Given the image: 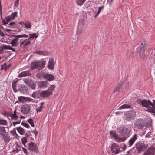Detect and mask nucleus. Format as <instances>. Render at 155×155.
I'll return each mask as SVG.
<instances>
[{
  "label": "nucleus",
  "mask_w": 155,
  "mask_h": 155,
  "mask_svg": "<svg viewBox=\"0 0 155 155\" xmlns=\"http://www.w3.org/2000/svg\"><path fill=\"white\" fill-rule=\"evenodd\" d=\"M34 133L35 134V136L36 137L37 136V135L38 133V131L36 130V129H35L34 130Z\"/></svg>",
  "instance_id": "nucleus-57"
},
{
  "label": "nucleus",
  "mask_w": 155,
  "mask_h": 155,
  "mask_svg": "<svg viewBox=\"0 0 155 155\" xmlns=\"http://www.w3.org/2000/svg\"><path fill=\"white\" fill-rule=\"evenodd\" d=\"M42 74L41 73H38L36 75V77L38 78H42Z\"/></svg>",
  "instance_id": "nucleus-48"
},
{
  "label": "nucleus",
  "mask_w": 155,
  "mask_h": 155,
  "mask_svg": "<svg viewBox=\"0 0 155 155\" xmlns=\"http://www.w3.org/2000/svg\"><path fill=\"white\" fill-rule=\"evenodd\" d=\"M153 104L154 105V106L155 107V100H153Z\"/></svg>",
  "instance_id": "nucleus-64"
},
{
  "label": "nucleus",
  "mask_w": 155,
  "mask_h": 155,
  "mask_svg": "<svg viewBox=\"0 0 155 155\" xmlns=\"http://www.w3.org/2000/svg\"><path fill=\"white\" fill-rule=\"evenodd\" d=\"M45 64V61H42L32 62L31 63V69L32 70H35L38 68V69H42L44 67Z\"/></svg>",
  "instance_id": "nucleus-3"
},
{
  "label": "nucleus",
  "mask_w": 155,
  "mask_h": 155,
  "mask_svg": "<svg viewBox=\"0 0 155 155\" xmlns=\"http://www.w3.org/2000/svg\"><path fill=\"white\" fill-rule=\"evenodd\" d=\"M55 87V85H51L50 87H48V90H47L48 92H51L52 94V92L54 90Z\"/></svg>",
  "instance_id": "nucleus-33"
},
{
  "label": "nucleus",
  "mask_w": 155,
  "mask_h": 155,
  "mask_svg": "<svg viewBox=\"0 0 155 155\" xmlns=\"http://www.w3.org/2000/svg\"><path fill=\"white\" fill-rule=\"evenodd\" d=\"M42 106H41L40 107L36 108V111L37 112H40L41 110Z\"/></svg>",
  "instance_id": "nucleus-49"
},
{
  "label": "nucleus",
  "mask_w": 155,
  "mask_h": 155,
  "mask_svg": "<svg viewBox=\"0 0 155 155\" xmlns=\"http://www.w3.org/2000/svg\"><path fill=\"white\" fill-rule=\"evenodd\" d=\"M31 74L30 73V71H27L21 72L18 75V77L21 78L23 77L31 76Z\"/></svg>",
  "instance_id": "nucleus-16"
},
{
  "label": "nucleus",
  "mask_w": 155,
  "mask_h": 155,
  "mask_svg": "<svg viewBox=\"0 0 155 155\" xmlns=\"http://www.w3.org/2000/svg\"><path fill=\"white\" fill-rule=\"evenodd\" d=\"M19 101L21 102L25 103L27 101H31L33 99L31 98L24 96H19L18 97Z\"/></svg>",
  "instance_id": "nucleus-11"
},
{
  "label": "nucleus",
  "mask_w": 155,
  "mask_h": 155,
  "mask_svg": "<svg viewBox=\"0 0 155 155\" xmlns=\"http://www.w3.org/2000/svg\"><path fill=\"white\" fill-rule=\"evenodd\" d=\"M31 110V107L29 105L25 104L21 108V113L24 114H28Z\"/></svg>",
  "instance_id": "nucleus-6"
},
{
  "label": "nucleus",
  "mask_w": 155,
  "mask_h": 155,
  "mask_svg": "<svg viewBox=\"0 0 155 155\" xmlns=\"http://www.w3.org/2000/svg\"><path fill=\"white\" fill-rule=\"evenodd\" d=\"M16 24L15 22H12L10 23L8 25H10L11 26V27L12 28H14L15 27V25Z\"/></svg>",
  "instance_id": "nucleus-46"
},
{
  "label": "nucleus",
  "mask_w": 155,
  "mask_h": 155,
  "mask_svg": "<svg viewBox=\"0 0 155 155\" xmlns=\"http://www.w3.org/2000/svg\"><path fill=\"white\" fill-rule=\"evenodd\" d=\"M4 50L3 46L2 47H0V54L3 53V51Z\"/></svg>",
  "instance_id": "nucleus-56"
},
{
  "label": "nucleus",
  "mask_w": 155,
  "mask_h": 155,
  "mask_svg": "<svg viewBox=\"0 0 155 155\" xmlns=\"http://www.w3.org/2000/svg\"><path fill=\"white\" fill-rule=\"evenodd\" d=\"M25 136L24 137H26V138H27V137L29 136V135L26 133L25 134Z\"/></svg>",
  "instance_id": "nucleus-61"
},
{
  "label": "nucleus",
  "mask_w": 155,
  "mask_h": 155,
  "mask_svg": "<svg viewBox=\"0 0 155 155\" xmlns=\"http://www.w3.org/2000/svg\"><path fill=\"white\" fill-rule=\"evenodd\" d=\"M146 46V43L145 41H143L140 43V48H144V47Z\"/></svg>",
  "instance_id": "nucleus-44"
},
{
  "label": "nucleus",
  "mask_w": 155,
  "mask_h": 155,
  "mask_svg": "<svg viewBox=\"0 0 155 155\" xmlns=\"http://www.w3.org/2000/svg\"><path fill=\"white\" fill-rule=\"evenodd\" d=\"M104 6H102L101 7H100L98 8V11L97 12V13H99V14L101 12V10L102 9H103L104 8Z\"/></svg>",
  "instance_id": "nucleus-52"
},
{
  "label": "nucleus",
  "mask_w": 155,
  "mask_h": 155,
  "mask_svg": "<svg viewBox=\"0 0 155 155\" xmlns=\"http://www.w3.org/2000/svg\"><path fill=\"white\" fill-rule=\"evenodd\" d=\"M7 124V121L5 120L0 119V125H6Z\"/></svg>",
  "instance_id": "nucleus-38"
},
{
  "label": "nucleus",
  "mask_w": 155,
  "mask_h": 155,
  "mask_svg": "<svg viewBox=\"0 0 155 155\" xmlns=\"http://www.w3.org/2000/svg\"><path fill=\"white\" fill-rule=\"evenodd\" d=\"M20 149H19L18 147H16V149H14L13 152H18L20 151Z\"/></svg>",
  "instance_id": "nucleus-55"
},
{
  "label": "nucleus",
  "mask_w": 155,
  "mask_h": 155,
  "mask_svg": "<svg viewBox=\"0 0 155 155\" xmlns=\"http://www.w3.org/2000/svg\"><path fill=\"white\" fill-rule=\"evenodd\" d=\"M110 135L112 138H113L115 140H116V133L115 131H112L110 132Z\"/></svg>",
  "instance_id": "nucleus-31"
},
{
  "label": "nucleus",
  "mask_w": 155,
  "mask_h": 155,
  "mask_svg": "<svg viewBox=\"0 0 155 155\" xmlns=\"http://www.w3.org/2000/svg\"><path fill=\"white\" fill-rule=\"evenodd\" d=\"M41 97L46 98L52 95L51 92H48L47 90L42 91L41 92Z\"/></svg>",
  "instance_id": "nucleus-13"
},
{
  "label": "nucleus",
  "mask_w": 155,
  "mask_h": 155,
  "mask_svg": "<svg viewBox=\"0 0 155 155\" xmlns=\"http://www.w3.org/2000/svg\"><path fill=\"white\" fill-rule=\"evenodd\" d=\"M9 117H11V119L13 120H16L18 119V117L16 114L15 109L13 114L10 113Z\"/></svg>",
  "instance_id": "nucleus-20"
},
{
  "label": "nucleus",
  "mask_w": 155,
  "mask_h": 155,
  "mask_svg": "<svg viewBox=\"0 0 155 155\" xmlns=\"http://www.w3.org/2000/svg\"><path fill=\"white\" fill-rule=\"evenodd\" d=\"M110 149L112 153H114L115 154H116V144L115 143L112 144L111 146Z\"/></svg>",
  "instance_id": "nucleus-28"
},
{
  "label": "nucleus",
  "mask_w": 155,
  "mask_h": 155,
  "mask_svg": "<svg viewBox=\"0 0 155 155\" xmlns=\"http://www.w3.org/2000/svg\"><path fill=\"white\" fill-rule=\"evenodd\" d=\"M9 16L11 17L12 19L13 20L14 19L15 17L17 16V12H15L14 13H12Z\"/></svg>",
  "instance_id": "nucleus-37"
},
{
  "label": "nucleus",
  "mask_w": 155,
  "mask_h": 155,
  "mask_svg": "<svg viewBox=\"0 0 155 155\" xmlns=\"http://www.w3.org/2000/svg\"><path fill=\"white\" fill-rule=\"evenodd\" d=\"M43 78L48 81H52L54 80V77L51 74H47L43 76Z\"/></svg>",
  "instance_id": "nucleus-15"
},
{
  "label": "nucleus",
  "mask_w": 155,
  "mask_h": 155,
  "mask_svg": "<svg viewBox=\"0 0 155 155\" xmlns=\"http://www.w3.org/2000/svg\"><path fill=\"white\" fill-rule=\"evenodd\" d=\"M24 42L25 43L24 45V47H25L27 46V45H30L31 43V41L28 40H27V39L25 40L24 41Z\"/></svg>",
  "instance_id": "nucleus-36"
},
{
  "label": "nucleus",
  "mask_w": 155,
  "mask_h": 155,
  "mask_svg": "<svg viewBox=\"0 0 155 155\" xmlns=\"http://www.w3.org/2000/svg\"><path fill=\"white\" fill-rule=\"evenodd\" d=\"M28 149L30 151L37 153L39 152L38 147L36 144L32 142H30L28 144Z\"/></svg>",
  "instance_id": "nucleus-5"
},
{
  "label": "nucleus",
  "mask_w": 155,
  "mask_h": 155,
  "mask_svg": "<svg viewBox=\"0 0 155 155\" xmlns=\"http://www.w3.org/2000/svg\"><path fill=\"white\" fill-rule=\"evenodd\" d=\"M0 35H1V36L2 37H3L5 36L4 34L3 33V32L1 31H0Z\"/></svg>",
  "instance_id": "nucleus-58"
},
{
  "label": "nucleus",
  "mask_w": 155,
  "mask_h": 155,
  "mask_svg": "<svg viewBox=\"0 0 155 155\" xmlns=\"http://www.w3.org/2000/svg\"><path fill=\"white\" fill-rule=\"evenodd\" d=\"M2 21L3 23V25H5L6 24H8L10 21L12 19L11 17L9 16H7L5 17V19H3L2 18Z\"/></svg>",
  "instance_id": "nucleus-18"
},
{
  "label": "nucleus",
  "mask_w": 155,
  "mask_h": 155,
  "mask_svg": "<svg viewBox=\"0 0 155 155\" xmlns=\"http://www.w3.org/2000/svg\"><path fill=\"white\" fill-rule=\"evenodd\" d=\"M136 116V113L134 111H132L129 112L126 114L127 120L129 121L131 119L134 118Z\"/></svg>",
  "instance_id": "nucleus-10"
},
{
  "label": "nucleus",
  "mask_w": 155,
  "mask_h": 155,
  "mask_svg": "<svg viewBox=\"0 0 155 155\" xmlns=\"http://www.w3.org/2000/svg\"><path fill=\"white\" fill-rule=\"evenodd\" d=\"M10 133H11L12 134L14 135H15V136L16 135L17 136H18V134H17L15 129H14V130H12L10 131Z\"/></svg>",
  "instance_id": "nucleus-47"
},
{
  "label": "nucleus",
  "mask_w": 155,
  "mask_h": 155,
  "mask_svg": "<svg viewBox=\"0 0 155 155\" xmlns=\"http://www.w3.org/2000/svg\"><path fill=\"white\" fill-rule=\"evenodd\" d=\"M54 67V59L52 58H50L49 61L48 65V67L51 70H53Z\"/></svg>",
  "instance_id": "nucleus-14"
},
{
  "label": "nucleus",
  "mask_w": 155,
  "mask_h": 155,
  "mask_svg": "<svg viewBox=\"0 0 155 155\" xmlns=\"http://www.w3.org/2000/svg\"><path fill=\"white\" fill-rule=\"evenodd\" d=\"M18 91L24 94H27L28 93V87L25 86L19 88Z\"/></svg>",
  "instance_id": "nucleus-12"
},
{
  "label": "nucleus",
  "mask_w": 155,
  "mask_h": 155,
  "mask_svg": "<svg viewBox=\"0 0 155 155\" xmlns=\"http://www.w3.org/2000/svg\"><path fill=\"white\" fill-rule=\"evenodd\" d=\"M10 112H8L6 111H4L2 113L3 115L7 117H9Z\"/></svg>",
  "instance_id": "nucleus-40"
},
{
  "label": "nucleus",
  "mask_w": 155,
  "mask_h": 155,
  "mask_svg": "<svg viewBox=\"0 0 155 155\" xmlns=\"http://www.w3.org/2000/svg\"><path fill=\"white\" fill-rule=\"evenodd\" d=\"M21 140L22 143L24 145L25 147H26L25 143L27 142V139L26 137H22Z\"/></svg>",
  "instance_id": "nucleus-35"
},
{
  "label": "nucleus",
  "mask_w": 155,
  "mask_h": 155,
  "mask_svg": "<svg viewBox=\"0 0 155 155\" xmlns=\"http://www.w3.org/2000/svg\"><path fill=\"white\" fill-rule=\"evenodd\" d=\"M19 3V0H17L15 1V2L14 5L15 6L17 7L18 5V4Z\"/></svg>",
  "instance_id": "nucleus-54"
},
{
  "label": "nucleus",
  "mask_w": 155,
  "mask_h": 155,
  "mask_svg": "<svg viewBox=\"0 0 155 155\" xmlns=\"http://www.w3.org/2000/svg\"><path fill=\"white\" fill-rule=\"evenodd\" d=\"M155 154V148L150 147L144 152L143 155H152Z\"/></svg>",
  "instance_id": "nucleus-8"
},
{
  "label": "nucleus",
  "mask_w": 155,
  "mask_h": 155,
  "mask_svg": "<svg viewBox=\"0 0 155 155\" xmlns=\"http://www.w3.org/2000/svg\"><path fill=\"white\" fill-rule=\"evenodd\" d=\"M29 35V36H31V37H32V38H37L38 37V36L36 35L35 33L30 34Z\"/></svg>",
  "instance_id": "nucleus-45"
},
{
  "label": "nucleus",
  "mask_w": 155,
  "mask_h": 155,
  "mask_svg": "<svg viewBox=\"0 0 155 155\" xmlns=\"http://www.w3.org/2000/svg\"><path fill=\"white\" fill-rule=\"evenodd\" d=\"M145 48H142L140 49L139 55L141 58H143L145 57Z\"/></svg>",
  "instance_id": "nucleus-24"
},
{
  "label": "nucleus",
  "mask_w": 155,
  "mask_h": 155,
  "mask_svg": "<svg viewBox=\"0 0 155 155\" xmlns=\"http://www.w3.org/2000/svg\"><path fill=\"white\" fill-rule=\"evenodd\" d=\"M17 80H14L12 82V87L13 90L15 92H16L17 91V90L16 89V87L17 85V83L18 82Z\"/></svg>",
  "instance_id": "nucleus-25"
},
{
  "label": "nucleus",
  "mask_w": 155,
  "mask_h": 155,
  "mask_svg": "<svg viewBox=\"0 0 155 155\" xmlns=\"http://www.w3.org/2000/svg\"><path fill=\"white\" fill-rule=\"evenodd\" d=\"M120 150L119 148H118L117 146V154H118L119 153Z\"/></svg>",
  "instance_id": "nucleus-59"
},
{
  "label": "nucleus",
  "mask_w": 155,
  "mask_h": 155,
  "mask_svg": "<svg viewBox=\"0 0 155 155\" xmlns=\"http://www.w3.org/2000/svg\"><path fill=\"white\" fill-rule=\"evenodd\" d=\"M24 26L27 29L31 28V25L30 22L28 21L27 22H25V23Z\"/></svg>",
  "instance_id": "nucleus-34"
},
{
  "label": "nucleus",
  "mask_w": 155,
  "mask_h": 155,
  "mask_svg": "<svg viewBox=\"0 0 155 155\" xmlns=\"http://www.w3.org/2000/svg\"><path fill=\"white\" fill-rule=\"evenodd\" d=\"M5 31H6L8 32H9L12 31V30L9 29H5Z\"/></svg>",
  "instance_id": "nucleus-63"
},
{
  "label": "nucleus",
  "mask_w": 155,
  "mask_h": 155,
  "mask_svg": "<svg viewBox=\"0 0 155 155\" xmlns=\"http://www.w3.org/2000/svg\"><path fill=\"white\" fill-rule=\"evenodd\" d=\"M17 131L21 135H24L25 133V131L21 127H17L16 128Z\"/></svg>",
  "instance_id": "nucleus-27"
},
{
  "label": "nucleus",
  "mask_w": 155,
  "mask_h": 155,
  "mask_svg": "<svg viewBox=\"0 0 155 155\" xmlns=\"http://www.w3.org/2000/svg\"><path fill=\"white\" fill-rule=\"evenodd\" d=\"M131 106L129 104H124L122 105L119 108V109L124 108H131Z\"/></svg>",
  "instance_id": "nucleus-32"
},
{
  "label": "nucleus",
  "mask_w": 155,
  "mask_h": 155,
  "mask_svg": "<svg viewBox=\"0 0 155 155\" xmlns=\"http://www.w3.org/2000/svg\"><path fill=\"white\" fill-rule=\"evenodd\" d=\"M137 135L134 134L130 140L129 141V147H131L134 143L135 140L137 139Z\"/></svg>",
  "instance_id": "nucleus-19"
},
{
  "label": "nucleus",
  "mask_w": 155,
  "mask_h": 155,
  "mask_svg": "<svg viewBox=\"0 0 155 155\" xmlns=\"http://www.w3.org/2000/svg\"><path fill=\"white\" fill-rule=\"evenodd\" d=\"M21 124L22 125H23L25 127L28 128L30 127V126L28 125V124L27 123H24V122H22L21 123Z\"/></svg>",
  "instance_id": "nucleus-43"
},
{
  "label": "nucleus",
  "mask_w": 155,
  "mask_h": 155,
  "mask_svg": "<svg viewBox=\"0 0 155 155\" xmlns=\"http://www.w3.org/2000/svg\"><path fill=\"white\" fill-rule=\"evenodd\" d=\"M23 151L24 152L26 155H27V154L28 153V152L27 151V150L24 147H22Z\"/></svg>",
  "instance_id": "nucleus-53"
},
{
  "label": "nucleus",
  "mask_w": 155,
  "mask_h": 155,
  "mask_svg": "<svg viewBox=\"0 0 155 155\" xmlns=\"http://www.w3.org/2000/svg\"><path fill=\"white\" fill-rule=\"evenodd\" d=\"M136 102L139 104L145 107L147 111L152 113L155 115V107L153 102L152 103L148 100L137 99L136 100Z\"/></svg>",
  "instance_id": "nucleus-1"
},
{
  "label": "nucleus",
  "mask_w": 155,
  "mask_h": 155,
  "mask_svg": "<svg viewBox=\"0 0 155 155\" xmlns=\"http://www.w3.org/2000/svg\"><path fill=\"white\" fill-rule=\"evenodd\" d=\"M32 97L36 99L40 98L41 97V92H35L33 93L32 95Z\"/></svg>",
  "instance_id": "nucleus-22"
},
{
  "label": "nucleus",
  "mask_w": 155,
  "mask_h": 155,
  "mask_svg": "<svg viewBox=\"0 0 155 155\" xmlns=\"http://www.w3.org/2000/svg\"><path fill=\"white\" fill-rule=\"evenodd\" d=\"M18 38H15L12 40L10 42V44L12 45V47L13 46H17L18 45Z\"/></svg>",
  "instance_id": "nucleus-23"
},
{
  "label": "nucleus",
  "mask_w": 155,
  "mask_h": 155,
  "mask_svg": "<svg viewBox=\"0 0 155 155\" xmlns=\"http://www.w3.org/2000/svg\"><path fill=\"white\" fill-rule=\"evenodd\" d=\"M126 146L125 144L122 145L121 146H120V148L122 149L123 150H126Z\"/></svg>",
  "instance_id": "nucleus-51"
},
{
  "label": "nucleus",
  "mask_w": 155,
  "mask_h": 155,
  "mask_svg": "<svg viewBox=\"0 0 155 155\" xmlns=\"http://www.w3.org/2000/svg\"><path fill=\"white\" fill-rule=\"evenodd\" d=\"M2 46L4 49L5 50H10L11 48V47L9 45H3Z\"/></svg>",
  "instance_id": "nucleus-42"
},
{
  "label": "nucleus",
  "mask_w": 155,
  "mask_h": 155,
  "mask_svg": "<svg viewBox=\"0 0 155 155\" xmlns=\"http://www.w3.org/2000/svg\"><path fill=\"white\" fill-rule=\"evenodd\" d=\"M134 125L138 129H141L145 126L144 121L142 119H138L135 122Z\"/></svg>",
  "instance_id": "nucleus-7"
},
{
  "label": "nucleus",
  "mask_w": 155,
  "mask_h": 155,
  "mask_svg": "<svg viewBox=\"0 0 155 155\" xmlns=\"http://www.w3.org/2000/svg\"><path fill=\"white\" fill-rule=\"evenodd\" d=\"M28 121L32 127H34V121L32 119H29L28 120Z\"/></svg>",
  "instance_id": "nucleus-39"
},
{
  "label": "nucleus",
  "mask_w": 155,
  "mask_h": 155,
  "mask_svg": "<svg viewBox=\"0 0 155 155\" xmlns=\"http://www.w3.org/2000/svg\"><path fill=\"white\" fill-rule=\"evenodd\" d=\"M38 54L41 55L46 56L49 55V53L47 51H37L36 52Z\"/></svg>",
  "instance_id": "nucleus-30"
},
{
  "label": "nucleus",
  "mask_w": 155,
  "mask_h": 155,
  "mask_svg": "<svg viewBox=\"0 0 155 155\" xmlns=\"http://www.w3.org/2000/svg\"><path fill=\"white\" fill-rule=\"evenodd\" d=\"M2 136H3L2 139L5 143H7L10 140V137L8 134H6V133L5 134H4V135Z\"/></svg>",
  "instance_id": "nucleus-21"
},
{
  "label": "nucleus",
  "mask_w": 155,
  "mask_h": 155,
  "mask_svg": "<svg viewBox=\"0 0 155 155\" xmlns=\"http://www.w3.org/2000/svg\"><path fill=\"white\" fill-rule=\"evenodd\" d=\"M24 82L28 85L32 89H35L36 86L34 81L29 79H24Z\"/></svg>",
  "instance_id": "nucleus-9"
},
{
  "label": "nucleus",
  "mask_w": 155,
  "mask_h": 155,
  "mask_svg": "<svg viewBox=\"0 0 155 155\" xmlns=\"http://www.w3.org/2000/svg\"><path fill=\"white\" fill-rule=\"evenodd\" d=\"M148 146V144H147L139 143L137 144L136 148L138 151V153H141V152L144 151Z\"/></svg>",
  "instance_id": "nucleus-4"
},
{
  "label": "nucleus",
  "mask_w": 155,
  "mask_h": 155,
  "mask_svg": "<svg viewBox=\"0 0 155 155\" xmlns=\"http://www.w3.org/2000/svg\"><path fill=\"white\" fill-rule=\"evenodd\" d=\"M120 131H119L120 133L122 136L118 137L117 136V142H124L127 138V128L123 127H120L119 129Z\"/></svg>",
  "instance_id": "nucleus-2"
},
{
  "label": "nucleus",
  "mask_w": 155,
  "mask_h": 155,
  "mask_svg": "<svg viewBox=\"0 0 155 155\" xmlns=\"http://www.w3.org/2000/svg\"><path fill=\"white\" fill-rule=\"evenodd\" d=\"M9 68L8 66H7L6 63H5L4 64L1 66V69L2 70H3L4 69H5V70L7 69L8 68Z\"/></svg>",
  "instance_id": "nucleus-41"
},
{
  "label": "nucleus",
  "mask_w": 155,
  "mask_h": 155,
  "mask_svg": "<svg viewBox=\"0 0 155 155\" xmlns=\"http://www.w3.org/2000/svg\"><path fill=\"white\" fill-rule=\"evenodd\" d=\"M10 36H12L14 37H15V38H19L25 37L27 38L28 37V35H27L23 34L22 35H10Z\"/></svg>",
  "instance_id": "nucleus-26"
},
{
  "label": "nucleus",
  "mask_w": 155,
  "mask_h": 155,
  "mask_svg": "<svg viewBox=\"0 0 155 155\" xmlns=\"http://www.w3.org/2000/svg\"><path fill=\"white\" fill-rule=\"evenodd\" d=\"M10 50H12L13 51H14L15 52H17V51L15 49H14V48H12L11 47V48H10Z\"/></svg>",
  "instance_id": "nucleus-60"
},
{
  "label": "nucleus",
  "mask_w": 155,
  "mask_h": 155,
  "mask_svg": "<svg viewBox=\"0 0 155 155\" xmlns=\"http://www.w3.org/2000/svg\"><path fill=\"white\" fill-rule=\"evenodd\" d=\"M21 122V120H18V121L17 122H14L13 123V125L14 126H15L16 124L20 123Z\"/></svg>",
  "instance_id": "nucleus-50"
},
{
  "label": "nucleus",
  "mask_w": 155,
  "mask_h": 155,
  "mask_svg": "<svg viewBox=\"0 0 155 155\" xmlns=\"http://www.w3.org/2000/svg\"><path fill=\"white\" fill-rule=\"evenodd\" d=\"M48 83V82L47 81H41L39 82L38 86L41 88H45L47 87Z\"/></svg>",
  "instance_id": "nucleus-17"
},
{
  "label": "nucleus",
  "mask_w": 155,
  "mask_h": 155,
  "mask_svg": "<svg viewBox=\"0 0 155 155\" xmlns=\"http://www.w3.org/2000/svg\"><path fill=\"white\" fill-rule=\"evenodd\" d=\"M19 23L21 24V25H22V26H23V25H25V22H19Z\"/></svg>",
  "instance_id": "nucleus-62"
},
{
  "label": "nucleus",
  "mask_w": 155,
  "mask_h": 155,
  "mask_svg": "<svg viewBox=\"0 0 155 155\" xmlns=\"http://www.w3.org/2000/svg\"><path fill=\"white\" fill-rule=\"evenodd\" d=\"M6 133L5 127L3 126H0V135L3 136Z\"/></svg>",
  "instance_id": "nucleus-29"
}]
</instances>
